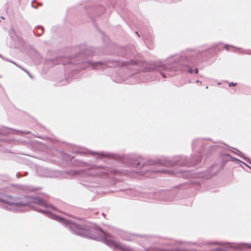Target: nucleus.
<instances>
[{"label":"nucleus","instance_id":"nucleus-1","mask_svg":"<svg viewBox=\"0 0 251 251\" xmlns=\"http://www.w3.org/2000/svg\"><path fill=\"white\" fill-rule=\"evenodd\" d=\"M104 243L109 247H112L114 249H118L121 251H132L130 248L122 246L119 242L115 240L109 234L104 233Z\"/></svg>","mask_w":251,"mask_h":251},{"label":"nucleus","instance_id":"nucleus-2","mask_svg":"<svg viewBox=\"0 0 251 251\" xmlns=\"http://www.w3.org/2000/svg\"><path fill=\"white\" fill-rule=\"evenodd\" d=\"M70 228L77 234L86 236L89 234V228L86 225H80L74 223L70 224Z\"/></svg>","mask_w":251,"mask_h":251},{"label":"nucleus","instance_id":"nucleus-3","mask_svg":"<svg viewBox=\"0 0 251 251\" xmlns=\"http://www.w3.org/2000/svg\"><path fill=\"white\" fill-rule=\"evenodd\" d=\"M32 202L37 203L38 205L43 206L44 207H47V203L46 201H45L44 200L41 199H39L37 198H34L32 200Z\"/></svg>","mask_w":251,"mask_h":251},{"label":"nucleus","instance_id":"nucleus-4","mask_svg":"<svg viewBox=\"0 0 251 251\" xmlns=\"http://www.w3.org/2000/svg\"><path fill=\"white\" fill-rule=\"evenodd\" d=\"M14 204L17 206H24L27 205V204L25 203H14Z\"/></svg>","mask_w":251,"mask_h":251},{"label":"nucleus","instance_id":"nucleus-5","mask_svg":"<svg viewBox=\"0 0 251 251\" xmlns=\"http://www.w3.org/2000/svg\"><path fill=\"white\" fill-rule=\"evenodd\" d=\"M242 248H251V245L250 244H243Z\"/></svg>","mask_w":251,"mask_h":251},{"label":"nucleus","instance_id":"nucleus-6","mask_svg":"<svg viewBox=\"0 0 251 251\" xmlns=\"http://www.w3.org/2000/svg\"><path fill=\"white\" fill-rule=\"evenodd\" d=\"M237 85V83H233V82H231L229 84V87H231V86H235Z\"/></svg>","mask_w":251,"mask_h":251},{"label":"nucleus","instance_id":"nucleus-7","mask_svg":"<svg viewBox=\"0 0 251 251\" xmlns=\"http://www.w3.org/2000/svg\"><path fill=\"white\" fill-rule=\"evenodd\" d=\"M230 47L231 46H229L228 45H226L224 46V49H226V50H228Z\"/></svg>","mask_w":251,"mask_h":251},{"label":"nucleus","instance_id":"nucleus-8","mask_svg":"<svg viewBox=\"0 0 251 251\" xmlns=\"http://www.w3.org/2000/svg\"><path fill=\"white\" fill-rule=\"evenodd\" d=\"M194 71L196 74H198L199 73V70L198 68H196Z\"/></svg>","mask_w":251,"mask_h":251},{"label":"nucleus","instance_id":"nucleus-9","mask_svg":"<svg viewBox=\"0 0 251 251\" xmlns=\"http://www.w3.org/2000/svg\"><path fill=\"white\" fill-rule=\"evenodd\" d=\"M136 34H138V32H136ZM138 35V36H139V35Z\"/></svg>","mask_w":251,"mask_h":251},{"label":"nucleus","instance_id":"nucleus-10","mask_svg":"<svg viewBox=\"0 0 251 251\" xmlns=\"http://www.w3.org/2000/svg\"><path fill=\"white\" fill-rule=\"evenodd\" d=\"M0 201H3V200L0 199Z\"/></svg>","mask_w":251,"mask_h":251}]
</instances>
